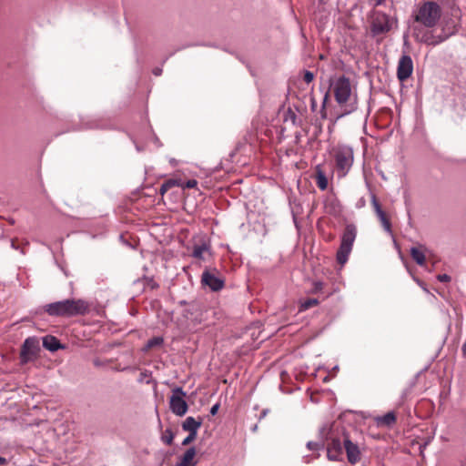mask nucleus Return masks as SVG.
<instances>
[{
	"instance_id": "f257e3e1",
	"label": "nucleus",
	"mask_w": 466,
	"mask_h": 466,
	"mask_svg": "<svg viewBox=\"0 0 466 466\" xmlns=\"http://www.w3.org/2000/svg\"><path fill=\"white\" fill-rule=\"evenodd\" d=\"M329 89L342 111L339 116L349 115L357 109V95L353 92L348 77L341 76L334 78L330 82Z\"/></svg>"
},
{
	"instance_id": "f03ea898",
	"label": "nucleus",
	"mask_w": 466,
	"mask_h": 466,
	"mask_svg": "<svg viewBox=\"0 0 466 466\" xmlns=\"http://www.w3.org/2000/svg\"><path fill=\"white\" fill-rule=\"evenodd\" d=\"M50 316L73 317L84 315L88 311V304L84 299H65L45 306Z\"/></svg>"
},
{
	"instance_id": "7ed1b4c3",
	"label": "nucleus",
	"mask_w": 466,
	"mask_h": 466,
	"mask_svg": "<svg viewBox=\"0 0 466 466\" xmlns=\"http://www.w3.org/2000/svg\"><path fill=\"white\" fill-rule=\"evenodd\" d=\"M337 173L339 177H345L350 170L354 162L353 148L345 144H338L330 150Z\"/></svg>"
},
{
	"instance_id": "20e7f679",
	"label": "nucleus",
	"mask_w": 466,
	"mask_h": 466,
	"mask_svg": "<svg viewBox=\"0 0 466 466\" xmlns=\"http://www.w3.org/2000/svg\"><path fill=\"white\" fill-rule=\"evenodd\" d=\"M356 235V227L354 225H347L341 237L339 248L337 252V260L340 265H344L348 261Z\"/></svg>"
},
{
	"instance_id": "39448f33",
	"label": "nucleus",
	"mask_w": 466,
	"mask_h": 466,
	"mask_svg": "<svg viewBox=\"0 0 466 466\" xmlns=\"http://www.w3.org/2000/svg\"><path fill=\"white\" fill-rule=\"evenodd\" d=\"M441 17V7L435 2H426L419 9L416 21L427 27L434 26Z\"/></svg>"
},
{
	"instance_id": "423d86ee",
	"label": "nucleus",
	"mask_w": 466,
	"mask_h": 466,
	"mask_svg": "<svg viewBox=\"0 0 466 466\" xmlns=\"http://www.w3.org/2000/svg\"><path fill=\"white\" fill-rule=\"evenodd\" d=\"M186 391L181 387H176L172 390V395L169 398V409L177 416H184L188 410V405L185 400Z\"/></svg>"
},
{
	"instance_id": "0eeeda50",
	"label": "nucleus",
	"mask_w": 466,
	"mask_h": 466,
	"mask_svg": "<svg viewBox=\"0 0 466 466\" xmlns=\"http://www.w3.org/2000/svg\"><path fill=\"white\" fill-rule=\"evenodd\" d=\"M201 283L208 286L212 291H218L224 287V279L215 268L212 270L206 269L202 273Z\"/></svg>"
},
{
	"instance_id": "6e6552de",
	"label": "nucleus",
	"mask_w": 466,
	"mask_h": 466,
	"mask_svg": "<svg viewBox=\"0 0 466 466\" xmlns=\"http://www.w3.org/2000/svg\"><path fill=\"white\" fill-rule=\"evenodd\" d=\"M413 63L410 56L404 55L400 57L398 68L397 76L400 81L407 80L412 74Z\"/></svg>"
},
{
	"instance_id": "1a4fd4ad",
	"label": "nucleus",
	"mask_w": 466,
	"mask_h": 466,
	"mask_svg": "<svg viewBox=\"0 0 466 466\" xmlns=\"http://www.w3.org/2000/svg\"><path fill=\"white\" fill-rule=\"evenodd\" d=\"M343 447L350 463L355 464L360 460V451L357 444L353 443L348 436H344Z\"/></svg>"
},
{
	"instance_id": "9d476101",
	"label": "nucleus",
	"mask_w": 466,
	"mask_h": 466,
	"mask_svg": "<svg viewBox=\"0 0 466 466\" xmlns=\"http://www.w3.org/2000/svg\"><path fill=\"white\" fill-rule=\"evenodd\" d=\"M371 203L374 208L375 213L378 216L380 221L381 222L385 231H387L390 234H392L390 222L388 219L385 212L381 209V207L379 204L375 195L371 196Z\"/></svg>"
},
{
	"instance_id": "9b49d317",
	"label": "nucleus",
	"mask_w": 466,
	"mask_h": 466,
	"mask_svg": "<svg viewBox=\"0 0 466 466\" xmlns=\"http://www.w3.org/2000/svg\"><path fill=\"white\" fill-rule=\"evenodd\" d=\"M36 352V343L34 339L28 338L25 340L21 350L22 362L29 361Z\"/></svg>"
},
{
	"instance_id": "f8f14e48",
	"label": "nucleus",
	"mask_w": 466,
	"mask_h": 466,
	"mask_svg": "<svg viewBox=\"0 0 466 466\" xmlns=\"http://www.w3.org/2000/svg\"><path fill=\"white\" fill-rule=\"evenodd\" d=\"M342 445L341 441L338 439H333L327 450V456L329 461H341L342 460Z\"/></svg>"
},
{
	"instance_id": "ddd939ff",
	"label": "nucleus",
	"mask_w": 466,
	"mask_h": 466,
	"mask_svg": "<svg viewBox=\"0 0 466 466\" xmlns=\"http://www.w3.org/2000/svg\"><path fill=\"white\" fill-rule=\"evenodd\" d=\"M390 28L389 17L386 15H379L376 16L372 24V32L374 34L388 32Z\"/></svg>"
},
{
	"instance_id": "4468645a",
	"label": "nucleus",
	"mask_w": 466,
	"mask_h": 466,
	"mask_svg": "<svg viewBox=\"0 0 466 466\" xmlns=\"http://www.w3.org/2000/svg\"><path fill=\"white\" fill-rule=\"evenodd\" d=\"M196 454L197 451L195 447L188 448L180 457L177 464L178 466H196L198 463L195 460Z\"/></svg>"
},
{
	"instance_id": "2eb2a0df",
	"label": "nucleus",
	"mask_w": 466,
	"mask_h": 466,
	"mask_svg": "<svg viewBox=\"0 0 466 466\" xmlns=\"http://www.w3.org/2000/svg\"><path fill=\"white\" fill-rule=\"evenodd\" d=\"M203 420L199 417L195 419L194 417H187L182 423V430L185 431L198 432L201 427Z\"/></svg>"
},
{
	"instance_id": "dca6fc26",
	"label": "nucleus",
	"mask_w": 466,
	"mask_h": 466,
	"mask_svg": "<svg viewBox=\"0 0 466 466\" xmlns=\"http://www.w3.org/2000/svg\"><path fill=\"white\" fill-rule=\"evenodd\" d=\"M210 255V246L207 242L195 245L193 248L192 256L198 259L205 260L206 256Z\"/></svg>"
},
{
	"instance_id": "f3484780",
	"label": "nucleus",
	"mask_w": 466,
	"mask_h": 466,
	"mask_svg": "<svg viewBox=\"0 0 466 466\" xmlns=\"http://www.w3.org/2000/svg\"><path fill=\"white\" fill-rule=\"evenodd\" d=\"M426 248L422 246L412 247L410 248V256L412 259L420 266H424L426 261Z\"/></svg>"
},
{
	"instance_id": "a211bd4d",
	"label": "nucleus",
	"mask_w": 466,
	"mask_h": 466,
	"mask_svg": "<svg viewBox=\"0 0 466 466\" xmlns=\"http://www.w3.org/2000/svg\"><path fill=\"white\" fill-rule=\"evenodd\" d=\"M377 423L380 426H390L396 421V416L394 412L390 411L383 416L378 417L376 419Z\"/></svg>"
},
{
	"instance_id": "6ab92c4d",
	"label": "nucleus",
	"mask_w": 466,
	"mask_h": 466,
	"mask_svg": "<svg viewBox=\"0 0 466 466\" xmlns=\"http://www.w3.org/2000/svg\"><path fill=\"white\" fill-rule=\"evenodd\" d=\"M43 346L50 351H56L61 348L59 341L55 337H46L43 340Z\"/></svg>"
},
{
	"instance_id": "aec40b11",
	"label": "nucleus",
	"mask_w": 466,
	"mask_h": 466,
	"mask_svg": "<svg viewBox=\"0 0 466 466\" xmlns=\"http://www.w3.org/2000/svg\"><path fill=\"white\" fill-rule=\"evenodd\" d=\"M179 185H182L181 179H168L161 185L159 189L160 194L164 195L171 187H179Z\"/></svg>"
},
{
	"instance_id": "412c9836",
	"label": "nucleus",
	"mask_w": 466,
	"mask_h": 466,
	"mask_svg": "<svg viewBox=\"0 0 466 466\" xmlns=\"http://www.w3.org/2000/svg\"><path fill=\"white\" fill-rule=\"evenodd\" d=\"M163 342H164V339L162 337H154L147 342V344L145 345V347L143 348L142 350L148 351L149 350H151L153 348L160 347V346H162Z\"/></svg>"
},
{
	"instance_id": "4be33fe9",
	"label": "nucleus",
	"mask_w": 466,
	"mask_h": 466,
	"mask_svg": "<svg viewBox=\"0 0 466 466\" xmlns=\"http://www.w3.org/2000/svg\"><path fill=\"white\" fill-rule=\"evenodd\" d=\"M316 182H317L318 187L321 190H325L328 187V179H327L325 174L319 169L317 171Z\"/></svg>"
},
{
	"instance_id": "5701e85b",
	"label": "nucleus",
	"mask_w": 466,
	"mask_h": 466,
	"mask_svg": "<svg viewBox=\"0 0 466 466\" xmlns=\"http://www.w3.org/2000/svg\"><path fill=\"white\" fill-rule=\"evenodd\" d=\"M318 304H319V301L316 299H306L303 302H301L299 310H307Z\"/></svg>"
},
{
	"instance_id": "b1692460",
	"label": "nucleus",
	"mask_w": 466,
	"mask_h": 466,
	"mask_svg": "<svg viewBox=\"0 0 466 466\" xmlns=\"http://www.w3.org/2000/svg\"><path fill=\"white\" fill-rule=\"evenodd\" d=\"M161 439L166 444L171 445L174 440V434L170 430H166Z\"/></svg>"
},
{
	"instance_id": "393cba45",
	"label": "nucleus",
	"mask_w": 466,
	"mask_h": 466,
	"mask_svg": "<svg viewBox=\"0 0 466 466\" xmlns=\"http://www.w3.org/2000/svg\"><path fill=\"white\" fill-rule=\"evenodd\" d=\"M188 435L182 441V445H189L193 441L196 440L198 432L187 431Z\"/></svg>"
},
{
	"instance_id": "a878e982",
	"label": "nucleus",
	"mask_w": 466,
	"mask_h": 466,
	"mask_svg": "<svg viewBox=\"0 0 466 466\" xmlns=\"http://www.w3.org/2000/svg\"><path fill=\"white\" fill-rule=\"evenodd\" d=\"M198 185V181L196 179H189L187 182L182 181V185H179V187L185 188H194Z\"/></svg>"
},
{
	"instance_id": "bb28decb",
	"label": "nucleus",
	"mask_w": 466,
	"mask_h": 466,
	"mask_svg": "<svg viewBox=\"0 0 466 466\" xmlns=\"http://www.w3.org/2000/svg\"><path fill=\"white\" fill-rule=\"evenodd\" d=\"M416 38L418 40H420V42L426 43L428 45H435L437 43V42H434L433 40H431V37H429L428 35H423V36L420 37L419 35L416 34Z\"/></svg>"
},
{
	"instance_id": "cd10ccee",
	"label": "nucleus",
	"mask_w": 466,
	"mask_h": 466,
	"mask_svg": "<svg viewBox=\"0 0 466 466\" xmlns=\"http://www.w3.org/2000/svg\"><path fill=\"white\" fill-rule=\"evenodd\" d=\"M314 79V74L310 71H305L304 72V75H303V80L307 83V84H309L313 81Z\"/></svg>"
},
{
	"instance_id": "c85d7f7f",
	"label": "nucleus",
	"mask_w": 466,
	"mask_h": 466,
	"mask_svg": "<svg viewBox=\"0 0 466 466\" xmlns=\"http://www.w3.org/2000/svg\"><path fill=\"white\" fill-rule=\"evenodd\" d=\"M307 447L310 451H317L319 450L321 447H323V444H319L318 442L309 441L307 443Z\"/></svg>"
},
{
	"instance_id": "c756f323",
	"label": "nucleus",
	"mask_w": 466,
	"mask_h": 466,
	"mask_svg": "<svg viewBox=\"0 0 466 466\" xmlns=\"http://www.w3.org/2000/svg\"><path fill=\"white\" fill-rule=\"evenodd\" d=\"M437 279L441 282H450L451 279L447 274H440L437 276Z\"/></svg>"
},
{
	"instance_id": "7c9ffc66",
	"label": "nucleus",
	"mask_w": 466,
	"mask_h": 466,
	"mask_svg": "<svg viewBox=\"0 0 466 466\" xmlns=\"http://www.w3.org/2000/svg\"><path fill=\"white\" fill-rule=\"evenodd\" d=\"M218 409H219V403L214 404L210 409V414L213 416L216 415L218 413Z\"/></svg>"
},
{
	"instance_id": "2f4dec72",
	"label": "nucleus",
	"mask_w": 466,
	"mask_h": 466,
	"mask_svg": "<svg viewBox=\"0 0 466 466\" xmlns=\"http://www.w3.org/2000/svg\"><path fill=\"white\" fill-rule=\"evenodd\" d=\"M322 287H323V284L322 282L320 281H317V282H314V291L317 292V291H319L322 289Z\"/></svg>"
},
{
	"instance_id": "473e14b6",
	"label": "nucleus",
	"mask_w": 466,
	"mask_h": 466,
	"mask_svg": "<svg viewBox=\"0 0 466 466\" xmlns=\"http://www.w3.org/2000/svg\"><path fill=\"white\" fill-rule=\"evenodd\" d=\"M461 351H462L463 356H466V339H465V341L462 344Z\"/></svg>"
},
{
	"instance_id": "72a5a7b5",
	"label": "nucleus",
	"mask_w": 466,
	"mask_h": 466,
	"mask_svg": "<svg viewBox=\"0 0 466 466\" xmlns=\"http://www.w3.org/2000/svg\"><path fill=\"white\" fill-rule=\"evenodd\" d=\"M6 461H6V459H5V458H4V457H1V456H0V465H4V464H5V463H6Z\"/></svg>"
},
{
	"instance_id": "f704fd0d",
	"label": "nucleus",
	"mask_w": 466,
	"mask_h": 466,
	"mask_svg": "<svg viewBox=\"0 0 466 466\" xmlns=\"http://www.w3.org/2000/svg\"><path fill=\"white\" fill-rule=\"evenodd\" d=\"M417 283L423 289V290H425L426 292H428V289L424 287L423 283L420 280H417Z\"/></svg>"
},
{
	"instance_id": "c9c22d12",
	"label": "nucleus",
	"mask_w": 466,
	"mask_h": 466,
	"mask_svg": "<svg viewBox=\"0 0 466 466\" xmlns=\"http://www.w3.org/2000/svg\"><path fill=\"white\" fill-rule=\"evenodd\" d=\"M161 71H162L161 69L157 68V69H155V70H154V74H155L156 76H159V75L161 74Z\"/></svg>"
},
{
	"instance_id": "e433bc0d",
	"label": "nucleus",
	"mask_w": 466,
	"mask_h": 466,
	"mask_svg": "<svg viewBox=\"0 0 466 466\" xmlns=\"http://www.w3.org/2000/svg\"><path fill=\"white\" fill-rule=\"evenodd\" d=\"M364 205H365L364 199H360V204H358V207L360 208V207H363Z\"/></svg>"
},
{
	"instance_id": "4c0bfd02",
	"label": "nucleus",
	"mask_w": 466,
	"mask_h": 466,
	"mask_svg": "<svg viewBox=\"0 0 466 466\" xmlns=\"http://www.w3.org/2000/svg\"><path fill=\"white\" fill-rule=\"evenodd\" d=\"M328 96H329V95H328V94H326V95H325V96H324L323 106L325 105V103H326V101H327V99H328Z\"/></svg>"
},
{
	"instance_id": "58836bf2",
	"label": "nucleus",
	"mask_w": 466,
	"mask_h": 466,
	"mask_svg": "<svg viewBox=\"0 0 466 466\" xmlns=\"http://www.w3.org/2000/svg\"><path fill=\"white\" fill-rule=\"evenodd\" d=\"M267 412H268V410H263V411H262V414H261V417H265V416L267 415Z\"/></svg>"
},
{
	"instance_id": "ea45409f",
	"label": "nucleus",
	"mask_w": 466,
	"mask_h": 466,
	"mask_svg": "<svg viewBox=\"0 0 466 466\" xmlns=\"http://www.w3.org/2000/svg\"><path fill=\"white\" fill-rule=\"evenodd\" d=\"M170 163H171L172 165H175L177 162H176V160H175V159H171V160H170Z\"/></svg>"
}]
</instances>
